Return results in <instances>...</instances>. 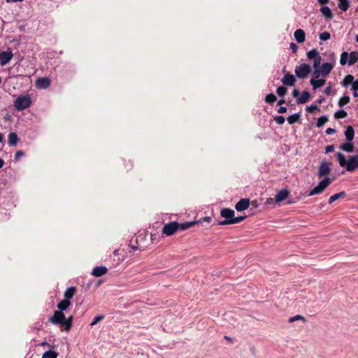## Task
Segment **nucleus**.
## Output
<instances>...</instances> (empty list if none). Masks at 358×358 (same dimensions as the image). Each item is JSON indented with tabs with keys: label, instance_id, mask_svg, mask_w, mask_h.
I'll list each match as a JSON object with an SVG mask.
<instances>
[{
	"label": "nucleus",
	"instance_id": "nucleus-1",
	"mask_svg": "<svg viewBox=\"0 0 358 358\" xmlns=\"http://www.w3.org/2000/svg\"><path fill=\"white\" fill-rule=\"evenodd\" d=\"M336 158L341 167H345L347 171L352 172L358 168L357 157L349 156L348 160L341 152L336 153Z\"/></svg>",
	"mask_w": 358,
	"mask_h": 358
},
{
	"label": "nucleus",
	"instance_id": "nucleus-2",
	"mask_svg": "<svg viewBox=\"0 0 358 358\" xmlns=\"http://www.w3.org/2000/svg\"><path fill=\"white\" fill-rule=\"evenodd\" d=\"M333 178L324 177L319 183L313 187L308 194V196L320 194L332 182Z\"/></svg>",
	"mask_w": 358,
	"mask_h": 358
},
{
	"label": "nucleus",
	"instance_id": "nucleus-3",
	"mask_svg": "<svg viewBox=\"0 0 358 358\" xmlns=\"http://www.w3.org/2000/svg\"><path fill=\"white\" fill-rule=\"evenodd\" d=\"M31 101L29 96L20 95L14 101L13 106L16 110L22 111L29 108L31 106Z\"/></svg>",
	"mask_w": 358,
	"mask_h": 358
},
{
	"label": "nucleus",
	"instance_id": "nucleus-4",
	"mask_svg": "<svg viewBox=\"0 0 358 358\" xmlns=\"http://www.w3.org/2000/svg\"><path fill=\"white\" fill-rule=\"evenodd\" d=\"M220 215L224 218L223 220L218 221V225H229L232 224V221L234 218V215H235V212L234 210L228 208H222L220 210Z\"/></svg>",
	"mask_w": 358,
	"mask_h": 358
},
{
	"label": "nucleus",
	"instance_id": "nucleus-5",
	"mask_svg": "<svg viewBox=\"0 0 358 358\" xmlns=\"http://www.w3.org/2000/svg\"><path fill=\"white\" fill-rule=\"evenodd\" d=\"M311 66L309 64L302 63L295 67V76L299 79H305L311 72Z\"/></svg>",
	"mask_w": 358,
	"mask_h": 358
},
{
	"label": "nucleus",
	"instance_id": "nucleus-6",
	"mask_svg": "<svg viewBox=\"0 0 358 358\" xmlns=\"http://www.w3.org/2000/svg\"><path fill=\"white\" fill-rule=\"evenodd\" d=\"M49 321L54 325H60L63 327L65 315L62 310H55L53 315L49 317Z\"/></svg>",
	"mask_w": 358,
	"mask_h": 358
},
{
	"label": "nucleus",
	"instance_id": "nucleus-7",
	"mask_svg": "<svg viewBox=\"0 0 358 358\" xmlns=\"http://www.w3.org/2000/svg\"><path fill=\"white\" fill-rule=\"evenodd\" d=\"M178 222L177 221L170 222L165 224L162 228V234L170 236L178 231Z\"/></svg>",
	"mask_w": 358,
	"mask_h": 358
},
{
	"label": "nucleus",
	"instance_id": "nucleus-8",
	"mask_svg": "<svg viewBox=\"0 0 358 358\" xmlns=\"http://www.w3.org/2000/svg\"><path fill=\"white\" fill-rule=\"evenodd\" d=\"M331 164L323 160L320 162L317 175L319 178L327 176L331 173Z\"/></svg>",
	"mask_w": 358,
	"mask_h": 358
},
{
	"label": "nucleus",
	"instance_id": "nucleus-9",
	"mask_svg": "<svg viewBox=\"0 0 358 358\" xmlns=\"http://www.w3.org/2000/svg\"><path fill=\"white\" fill-rule=\"evenodd\" d=\"M281 82L285 86L292 87L296 82V76L290 73H286L281 79Z\"/></svg>",
	"mask_w": 358,
	"mask_h": 358
},
{
	"label": "nucleus",
	"instance_id": "nucleus-10",
	"mask_svg": "<svg viewBox=\"0 0 358 358\" xmlns=\"http://www.w3.org/2000/svg\"><path fill=\"white\" fill-rule=\"evenodd\" d=\"M13 57L12 51L9 49L6 51H2L0 52V64L5 66L10 62Z\"/></svg>",
	"mask_w": 358,
	"mask_h": 358
},
{
	"label": "nucleus",
	"instance_id": "nucleus-11",
	"mask_svg": "<svg viewBox=\"0 0 358 358\" xmlns=\"http://www.w3.org/2000/svg\"><path fill=\"white\" fill-rule=\"evenodd\" d=\"M250 206V199H240L235 205V209L238 212H242L246 209H248Z\"/></svg>",
	"mask_w": 358,
	"mask_h": 358
},
{
	"label": "nucleus",
	"instance_id": "nucleus-12",
	"mask_svg": "<svg viewBox=\"0 0 358 358\" xmlns=\"http://www.w3.org/2000/svg\"><path fill=\"white\" fill-rule=\"evenodd\" d=\"M50 85V80L47 77H41L36 80V87L38 89L45 90Z\"/></svg>",
	"mask_w": 358,
	"mask_h": 358
},
{
	"label": "nucleus",
	"instance_id": "nucleus-13",
	"mask_svg": "<svg viewBox=\"0 0 358 358\" xmlns=\"http://www.w3.org/2000/svg\"><path fill=\"white\" fill-rule=\"evenodd\" d=\"M289 194V191L287 189H280L277 192L275 196V201L276 203H280L286 200Z\"/></svg>",
	"mask_w": 358,
	"mask_h": 358
},
{
	"label": "nucleus",
	"instance_id": "nucleus-14",
	"mask_svg": "<svg viewBox=\"0 0 358 358\" xmlns=\"http://www.w3.org/2000/svg\"><path fill=\"white\" fill-rule=\"evenodd\" d=\"M108 272L107 267L104 266H95L92 271L91 274L95 277H101Z\"/></svg>",
	"mask_w": 358,
	"mask_h": 358
},
{
	"label": "nucleus",
	"instance_id": "nucleus-15",
	"mask_svg": "<svg viewBox=\"0 0 358 358\" xmlns=\"http://www.w3.org/2000/svg\"><path fill=\"white\" fill-rule=\"evenodd\" d=\"M326 83V80L324 78H310V84L313 87V90H315L318 88L323 87Z\"/></svg>",
	"mask_w": 358,
	"mask_h": 358
},
{
	"label": "nucleus",
	"instance_id": "nucleus-16",
	"mask_svg": "<svg viewBox=\"0 0 358 358\" xmlns=\"http://www.w3.org/2000/svg\"><path fill=\"white\" fill-rule=\"evenodd\" d=\"M310 98V94L307 90H303L301 94H300V96L298 97L296 100V103L298 105L303 104L308 101Z\"/></svg>",
	"mask_w": 358,
	"mask_h": 358
},
{
	"label": "nucleus",
	"instance_id": "nucleus-17",
	"mask_svg": "<svg viewBox=\"0 0 358 358\" xmlns=\"http://www.w3.org/2000/svg\"><path fill=\"white\" fill-rule=\"evenodd\" d=\"M334 68V64L329 62H324L322 64L320 69L322 71V76L327 77L331 71Z\"/></svg>",
	"mask_w": 358,
	"mask_h": 358
},
{
	"label": "nucleus",
	"instance_id": "nucleus-18",
	"mask_svg": "<svg viewBox=\"0 0 358 358\" xmlns=\"http://www.w3.org/2000/svg\"><path fill=\"white\" fill-rule=\"evenodd\" d=\"M294 36L298 43H301L306 40V33L301 29H296L294 33Z\"/></svg>",
	"mask_w": 358,
	"mask_h": 358
},
{
	"label": "nucleus",
	"instance_id": "nucleus-19",
	"mask_svg": "<svg viewBox=\"0 0 358 358\" xmlns=\"http://www.w3.org/2000/svg\"><path fill=\"white\" fill-rule=\"evenodd\" d=\"M76 292V287L75 286H71L68 287L64 292V300L71 301V299L73 297L75 293Z\"/></svg>",
	"mask_w": 358,
	"mask_h": 358
},
{
	"label": "nucleus",
	"instance_id": "nucleus-20",
	"mask_svg": "<svg viewBox=\"0 0 358 358\" xmlns=\"http://www.w3.org/2000/svg\"><path fill=\"white\" fill-rule=\"evenodd\" d=\"M357 83V80H355V78L351 74H348L345 76L344 79L341 82L342 86L347 87L350 85H355Z\"/></svg>",
	"mask_w": 358,
	"mask_h": 358
},
{
	"label": "nucleus",
	"instance_id": "nucleus-21",
	"mask_svg": "<svg viewBox=\"0 0 358 358\" xmlns=\"http://www.w3.org/2000/svg\"><path fill=\"white\" fill-rule=\"evenodd\" d=\"M320 12L324 17L327 20H331L334 17V14L331 9L327 6H323L320 8Z\"/></svg>",
	"mask_w": 358,
	"mask_h": 358
},
{
	"label": "nucleus",
	"instance_id": "nucleus-22",
	"mask_svg": "<svg viewBox=\"0 0 358 358\" xmlns=\"http://www.w3.org/2000/svg\"><path fill=\"white\" fill-rule=\"evenodd\" d=\"M301 112L294 113L289 115L287 118V120L289 124H293L296 122H301Z\"/></svg>",
	"mask_w": 358,
	"mask_h": 358
},
{
	"label": "nucleus",
	"instance_id": "nucleus-23",
	"mask_svg": "<svg viewBox=\"0 0 358 358\" xmlns=\"http://www.w3.org/2000/svg\"><path fill=\"white\" fill-rule=\"evenodd\" d=\"M340 149L345 152L351 153L354 151L355 147L352 141H347L340 145Z\"/></svg>",
	"mask_w": 358,
	"mask_h": 358
},
{
	"label": "nucleus",
	"instance_id": "nucleus-24",
	"mask_svg": "<svg viewBox=\"0 0 358 358\" xmlns=\"http://www.w3.org/2000/svg\"><path fill=\"white\" fill-rule=\"evenodd\" d=\"M345 136L347 141H352L355 136V130L352 126L348 125L345 131Z\"/></svg>",
	"mask_w": 358,
	"mask_h": 358
},
{
	"label": "nucleus",
	"instance_id": "nucleus-25",
	"mask_svg": "<svg viewBox=\"0 0 358 358\" xmlns=\"http://www.w3.org/2000/svg\"><path fill=\"white\" fill-rule=\"evenodd\" d=\"M19 141L17 134L15 132H10L8 134V143L10 146H15Z\"/></svg>",
	"mask_w": 358,
	"mask_h": 358
},
{
	"label": "nucleus",
	"instance_id": "nucleus-26",
	"mask_svg": "<svg viewBox=\"0 0 358 358\" xmlns=\"http://www.w3.org/2000/svg\"><path fill=\"white\" fill-rule=\"evenodd\" d=\"M71 305V301H66L64 299L60 301L57 305V308H58L57 310H62V312L66 311Z\"/></svg>",
	"mask_w": 358,
	"mask_h": 358
},
{
	"label": "nucleus",
	"instance_id": "nucleus-27",
	"mask_svg": "<svg viewBox=\"0 0 358 358\" xmlns=\"http://www.w3.org/2000/svg\"><path fill=\"white\" fill-rule=\"evenodd\" d=\"M73 316L71 315L68 317H65V322H64L63 328L64 329L69 332L73 326Z\"/></svg>",
	"mask_w": 358,
	"mask_h": 358
},
{
	"label": "nucleus",
	"instance_id": "nucleus-28",
	"mask_svg": "<svg viewBox=\"0 0 358 358\" xmlns=\"http://www.w3.org/2000/svg\"><path fill=\"white\" fill-rule=\"evenodd\" d=\"M197 222L196 221H190V222H186L184 223H179L178 226V231H184L186 230L194 225L196 224Z\"/></svg>",
	"mask_w": 358,
	"mask_h": 358
},
{
	"label": "nucleus",
	"instance_id": "nucleus-29",
	"mask_svg": "<svg viewBox=\"0 0 358 358\" xmlns=\"http://www.w3.org/2000/svg\"><path fill=\"white\" fill-rule=\"evenodd\" d=\"M345 196H346V193L344 191H342L339 193L334 194V195H332L329 197L328 203L329 204H331L339 199L344 198Z\"/></svg>",
	"mask_w": 358,
	"mask_h": 358
},
{
	"label": "nucleus",
	"instance_id": "nucleus-30",
	"mask_svg": "<svg viewBox=\"0 0 358 358\" xmlns=\"http://www.w3.org/2000/svg\"><path fill=\"white\" fill-rule=\"evenodd\" d=\"M320 56V55L316 48H313L306 53V57L309 60H313Z\"/></svg>",
	"mask_w": 358,
	"mask_h": 358
},
{
	"label": "nucleus",
	"instance_id": "nucleus-31",
	"mask_svg": "<svg viewBox=\"0 0 358 358\" xmlns=\"http://www.w3.org/2000/svg\"><path fill=\"white\" fill-rule=\"evenodd\" d=\"M59 353L53 350H48L45 351L43 355L42 358H57Z\"/></svg>",
	"mask_w": 358,
	"mask_h": 358
},
{
	"label": "nucleus",
	"instance_id": "nucleus-32",
	"mask_svg": "<svg viewBox=\"0 0 358 358\" xmlns=\"http://www.w3.org/2000/svg\"><path fill=\"white\" fill-rule=\"evenodd\" d=\"M348 58H349V60L348 62V65L350 66V65L354 64L358 60V52L357 51L351 52L349 54Z\"/></svg>",
	"mask_w": 358,
	"mask_h": 358
},
{
	"label": "nucleus",
	"instance_id": "nucleus-33",
	"mask_svg": "<svg viewBox=\"0 0 358 358\" xmlns=\"http://www.w3.org/2000/svg\"><path fill=\"white\" fill-rule=\"evenodd\" d=\"M338 8L343 10V11H346L348 8L350 7V1L349 0H338Z\"/></svg>",
	"mask_w": 358,
	"mask_h": 358
},
{
	"label": "nucleus",
	"instance_id": "nucleus-34",
	"mask_svg": "<svg viewBox=\"0 0 358 358\" xmlns=\"http://www.w3.org/2000/svg\"><path fill=\"white\" fill-rule=\"evenodd\" d=\"M328 120L329 117L327 115L318 117L316 122V127L318 128L322 127Z\"/></svg>",
	"mask_w": 358,
	"mask_h": 358
},
{
	"label": "nucleus",
	"instance_id": "nucleus-35",
	"mask_svg": "<svg viewBox=\"0 0 358 358\" xmlns=\"http://www.w3.org/2000/svg\"><path fill=\"white\" fill-rule=\"evenodd\" d=\"M350 98L348 95H345L344 94L343 96H341L338 101V105L339 107L342 108L343 107L345 104H347L348 103L350 102Z\"/></svg>",
	"mask_w": 358,
	"mask_h": 358
},
{
	"label": "nucleus",
	"instance_id": "nucleus-36",
	"mask_svg": "<svg viewBox=\"0 0 358 358\" xmlns=\"http://www.w3.org/2000/svg\"><path fill=\"white\" fill-rule=\"evenodd\" d=\"M287 92V88L284 85L279 86L276 89V93L280 97H284L286 95Z\"/></svg>",
	"mask_w": 358,
	"mask_h": 358
},
{
	"label": "nucleus",
	"instance_id": "nucleus-37",
	"mask_svg": "<svg viewBox=\"0 0 358 358\" xmlns=\"http://www.w3.org/2000/svg\"><path fill=\"white\" fill-rule=\"evenodd\" d=\"M276 100H277V97L273 93H270V94H266V96H265V99H264V101L266 103H269L271 105H272Z\"/></svg>",
	"mask_w": 358,
	"mask_h": 358
},
{
	"label": "nucleus",
	"instance_id": "nucleus-38",
	"mask_svg": "<svg viewBox=\"0 0 358 358\" xmlns=\"http://www.w3.org/2000/svg\"><path fill=\"white\" fill-rule=\"evenodd\" d=\"M348 115L347 112L344 109H340L334 113L336 119H343Z\"/></svg>",
	"mask_w": 358,
	"mask_h": 358
},
{
	"label": "nucleus",
	"instance_id": "nucleus-39",
	"mask_svg": "<svg viewBox=\"0 0 358 358\" xmlns=\"http://www.w3.org/2000/svg\"><path fill=\"white\" fill-rule=\"evenodd\" d=\"M306 111L310 113H313L314 111L320 112V108L317 104L312 103L311 105L307 106L306 107Z\"/></svg>",
	"mask_w": 358,
	"mask_h": 358
},
{
	"label": "nucleus",
	"instance_id": "nucleus-40",
	"mask_svg": "<svg viewBox=\"0 0 358 358\" xmlns=\"http://www.w3.org/2000/svg\"><path fill=\"white\" fill-rule=\"evenodd\" d=\"M104 317H105L104 315H99L95 316L94 317V319L92 320V321L91 322L90 326L93 327V326L97 324L99 322L102 321L104 319Z\"/></svg>",
	"mask_w": 358,
	"mask_h": 358
},
{
	"label": "nucleus",
	"instance_id": "nucleus-41",
	"mask_svg": "<svg viewBox=\"0 0 358 358\" xmlns=\"http://www.w3.org/2000/svg\"><path fill=\"white\" fill-rule=\"evenodd\" d=\"M349 57V53L348 52H343L341 55L340 64L343 66L346 64Z\"/></svg>",
	"mask_w": 358,
	"mask_h": 358
},
{
	"label": "nucleus",
	"instance_id": "nucleus-42",
	"mask_svg": "<svg viewBox=\"0 0 358 358\" xmlns=\"http://www.w3.org/2000/svg\"><path fill=\"white\" fill-rule=\"evenodd\" d=\"M331 38V34L328 31H323L319 34V38L322 41H327Z\"/></svg>",
	"mask_w": 358,
	"mask_h": 358
},
{
	"label": "nucleus",
	"instance_id": "nucleus-43",
	"mask_svg": "<svg viewBox=\"0 0 358 358\" xmlns=\"http://www.w3.org/2000/svg\"><path fill=\"white\" fill-rule=\"evenodd\" d=\"M246 218H247L246 215H240L238 217H235V215H234L232 224L240 223V222H243V220H245Z\"/></svg>",
	"mask_w": 358,
	"mask_h": 358
},
{
	"label": "nucleus",
	"instance_id": "nucleus-44",
	"mask_svg": "<svg viewBox=\"0 0 358 358\" xmlns=\"http://www.w3.org/2000/svg\"><path fill=\"white\" fill-rule=\"evenodd\" d=\"M302 320L303 322H305L306 321V319L303 316L301 315H296L294 317H291L289 318L288 321L289 322L292 323V322H294V321H296V320Z\"/></svg>",
	"mask_w": 358,
	"mask_h": 358
},
{
	"label": "nucleus",
	"instance_id": "nucleus-45",
	"mask_svg": "<svg viewBox=\"0 0 358 358\" xmlns=\"http://www.w3.org/2000/svg\"><path fill=\"white\" fill-rule=\"evenodd\" d=\"M313 69L315 68H320L321 67V61L322 57L320 56L319 57H317L316 59H313Z\"/></svg>",
	"mask_w": 358,
	"mask_h": 358
},
{
	"label": "nucleus",
	"instance_id": "nucleus-46",
	"mask_svg": "<svg viewBox=\"0 0 358 358\" xmlns=\"http://www.w3.org/2000/svg\"><path fill=\"white\" fill-rule=\"evenodd\" d=\"M274 120L278 124H282L285 122V118L282 115H277L274 117Z\"/></svg>",
	"mask_w": 358,
	"mask_h": 358
},
{
	"label": "nucleus",
	"instance_id": "nucleus-47",
	"mask_svg": "<svg viewBox=\"0 0 358 358\" xmlns=\"http://www.w3.org/2000/svg\"><path fill=\"white\" fill-rule=\"evenodd\" d=\"M322 76V71L320 68H315L313 71V76L312 78H319Z\"/></svg>",
	"mask_w": 358,
	"mask_h": 358
},
{
	"label": "nucleus",
	"instance_id": "nucleus-48",
	"mask_svg": "<svg viewBox=\"0 0 358 358\" xmlns=\"http://www.w3.org/2000/svg\"><path fill=\"white\" fill-rule=\"evenodd\" d=\"M24 155V152L22 150H18L15 154V161H17L21 157Z\"/></svg>",
	"mask_w": 358,
	"mask_h": 358
},
{
	"label": "nucleus",
	"instance_id": "nucleus-49",
	"mask_svg": "<svg viewBox=\"0 0 358 358\" xmlns=\"http://www.w3.org/2000/svg\"><path fill=\"white\" fill-rule=\"evenodd\" d=\"M300 91L296 88H294L292 92V96L296 99H298V97L300 96Z\"/></svg>",
	"mask_w": 358,
	"mask_h": 358
},
{
	"label": "nucleus",
	"instance_id": "nucleus-50",
	"mask_svg": "<svg viewBox=\"0 0 358 358\" xmlns=\"http://www.w3.org/2000/svg\"><path fill=\"white\" fill-rule=\"evenodd\" d=\"M334 145H329L325 148V153H329L334 151Z\"/></svg>",
	"mask_w": 358,
	"mask_h": 358
},
{
	"label": "nucleus",
	"instance_id": "nucleus-51",
	"mask_svg": "<svg viewBox=\"0 0 358 358\" xmlns=\"http://www.w3.org/2000/svg\"><path fill=\"white\" fill-rule=\"evenodd\" d=\"M290 49L292 50L293 53H295L297 52L298 46L296 43L292 42L290 43Z\"/></svg>",
	"mask_w": 358,
	"mask_h": 358
},
{
	"label": "nucleus",
	"instance_id": "nucleus-52",
	"mask_svg": "<svg viewBox=\"0 0 358 358\" xmlns=\"http://www.w3.org/2000/svg\"><path fill=\"white\" fill-rule=\"evenodd\" d=\"M279 108L278 109V113H285L287 111V108L285 107V106H279Z\"/></svg>",
	"mask_w": 358,
	"mask_h": 358
},
{
	"label": "nucleus",
	"instance_id": "nucleus-53",
	"mask_svg": "<svg viewBox=\"0 0 358 358\" xmlns=\"http://www.w3.org/2000/svg\"><path fill=\"white\" fill-rule=\"evenodd\" d=\"M336 129H333V128H331V127H329L326 129V134L327 135H331V134H334L336 133Z\"/></svg>",
	"mask_w": 358,
	"mask_h": 358
},
{
	"label": "nucleus",
	"instance_id": "nucleus-54",
	"mask_svg": "<svg viewBox=\"0 0 358 358\" xmlns=\"http://www.w3.org/2000/svg\"><path fill=\"white\" fill-rule=\"evenodd\" d=\"M210 221H211V217H210L207 216V217H203V218H202V219H200V220H199V221H197L196 222H197V224H198V223H201V222H208V223H209V222H210Z\"/></svg>",
	"mask_w": 358,
	"mask_h": 358
},
{
	"label": "nucleus",
	"instance_id": "nucleus-55",
	"mask_svg": "<svg viewBox=\"0 0 358 358\" xmlns=\"http://www.w3.org/2000/svg\"><path fill=\"white\" fill-rule=\"evenodd\" d=\"M355 85H357L358 86V80H357V83H356ZM352 90H353V91H354V92H353V96H354L355 97H358V92H357V88H356L355 87H354V86H353V87H352Z\"/></svg>",
	"mask_w": 358,
	"mask_h": 358
},
{
	"label": "nucleus",
	"instance_id": "nucleus-56",
	"mask_svg": "<svg viewBox=\"0 0 358 358\" xmlns=\"http://www.w3.org/2000/svg\"><path fill=\"white\" fill-rule=\"evenodd\" d=\"M286 103V101L285 99H284V97H282L281 99H280L278 102H277V105L278 106H282V104L285 103Z\"/></svg>",
	"mask_w": 358,
	"mask_h": 358
},
{
	"label": "nucleus",
	"instance_id": "nucleus-57",
	"mask_svg": "<svg viewBox=\"0 0 358 358\" xmlns=\"http://www.w3.org/2000/svg\"><path fill=\"white\" fill-rule=\"evenodd\" d=\"M331 86H328L324 90V92L327 94V95H329L331 94Z\"/></svg>",
	"mask_w": 358,
	"mask_h": 358
},
{
	"label": "nucleus",
	"instance_id": "nucleus-58",
	"mask_svg": "<svg viewBox=\"0 0 358 358\" xmlns=\"http://www.w3.org/2000/svg\"><path fill=\"white\" fill-rule=\"evenodd\" d=\"M318 3L321 5L326 6L329 2V0H317Z\"/></svg>",
	"mask_w": 358,
	"mask_h": 358
},
{
	"label": "nucleus",
	"instance_id": "nucleus-59",
	"mask_svg": "<svg viewBox=\"0 0 358 358\" xmlns=\"http://www.w3.org/2000/svg\"><path fill=\"white\" fill-rule=\"evenodd\" d=\"M325 99L323 96H320L318 99L316 100V103L321 104L323 101H324Z\"/></svg>",
	"mask_w": 358,
	"mask_h": 358
},
{
	"label": "nucleus",
	"instance_id": "nucleus-60",
	"mask_svg": "<svg viewBox=\"0 0 358 358\" xmlns=\"http://www.w3.org/2000/svg\"><path fill=\"white\" fill-rule=\"evenodd\" d=\"M24 0H6V1L8 3H18V2H22Z\"/></svg>",
	"mask_w": 358,
	"mask_h": 358
},
{
	"label": "nucleus",
	"instance_id": "nucleus-61",
	"mask_svg": "<svg viewBox=\"0 0 358 358\" xmlns=\"http://www.w3.org/2000/svg\"><path fill=\"white\" fill-rule=\"evenodd\" d=\"M40 345L42 347L50 346V344L46 341H43V342L41 343Z\"/></svg>",
	"mask_w": 358,
	"mask_h": 358
},
{
	"label": "nucleus",
	"instance_id": "nucleus-62",
	"mask_svg": "<svg viewBox=\"0 0 358 358\" xmlns=\"http://www.w3.org/2000/svg\"><path fill=\"white\" fill-rule=\"evenodd\" d=\"M273 203V199H272V198L267 199V200H266L267 204H272Z\"/></svg>",
	"mask_w": 358,
	"mask_h": 358
},
{
	"label": "nucleus",
	"instance_id": "nucleus-63",
	"mask_svg": "<svg viewBox=\"0 0 358 358\" xmlns=\"http://www.w3.org/2000/svg\"><path fill=\"white\" fill-rule=\"evenodd\" d=\"M295 201L293 200V199H288L287 201H286V204H292L294 203Z\"/></svg>",
	"mask_w": 358,
	"mask_h": 358
},
{
	"label": "nucleus",
	"instance_id": "nucleus-64",
	"mask_svg": "<svg viewBox=\"0 0 358 358\" xmlns=\"http://www.w3.org/2000/svg\"><path fill=\"white\" fill-rule=\"evenodd\" d=\"M4 164H5V162H4L3 159L0 158V169H1L3 166Z\"/></svg>",
	"mask_w": 358,
	"mask_h": 358
}]
</instances>
